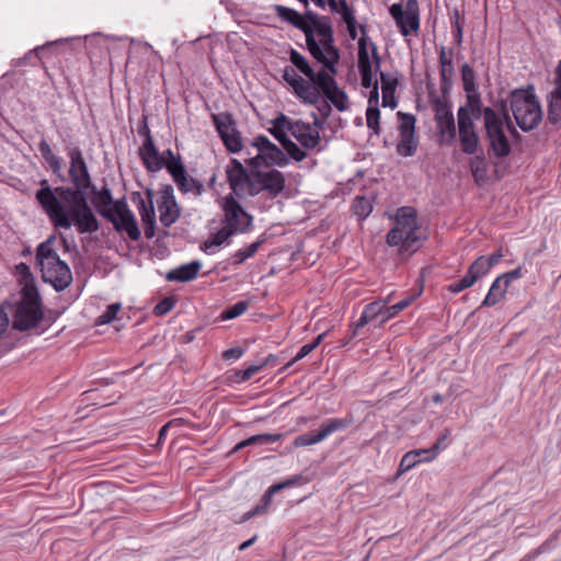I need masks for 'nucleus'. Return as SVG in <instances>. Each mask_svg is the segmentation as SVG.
Listing matches in <instances>:
<instances>
[{"label": "nucleus", "mask_w": 561, "mask_h": 561, "mask_svg": "<svg viewBox=\"0 0 561 561\" xmlns=\"http://www.w3.org/2000/svg\"><path fill=\"white\" fill-rule=\"evenodd\" d=\"M476 277L469 275L468 273L459 280L454 282L447 286V289L450 293L458 294L469 287H471L476 283Z\"/></svg>", "instance_id": "obj_51"}, {"label": "nucleus", "mask_w": 561, "mask_h": 561, "mask_svg": "<svg viewBox=\"0 0 561 561\" xmlns=\"http://www.w3.org/2000/svg\"><path fill=\"white\" fill-rule=\"evenodd\" d=\"M301 482H302V477L300 474H297V476H294L280 483L273 484L268 488L266 493L263 495L262 500H263V502H265V504H268V502L271 501L274 493L280 491L282 489L300 484Z\"/></svg>", "instance_id": "obj_39"}, {"label": "nucleus", "mask_w": 561, "mask_h": 561, "mask_svg": "<svg viewBox=\"0 0 561 561\" xmlns=\"http://www.w3.org/2000/svg\"><path fill=\"white\" fill-rule=\"evenodd\" d=\"M511 110L516 124L523 131L536 128L542 119V112L536 96L527 90H515L511 94Z\"/></svg>", "instance_id": "obj_7"}, {"label": "nucleus", "mask_w": 561, "mask_h": 561, "mask_svg": "<svg viewBox=\"0 0 561 561\" xmlns=\"http://www.w3.org/2000/svg\"><path fill=\"white\" fill-rule=\"evenodd\" d=\"M226 176L233 196H252V186H254L253 169L250 171L237 159H231L226 167Z\"/></svg>", "instance_id": "obj_16"}, {"label": "nucleus", "mask_w": 561, "mask_h": 561, "mask_svg": "<svg viewBox=\"0 0 561 561\" xmlns=\"http://www.w3.org/2000/svg\"><path fill=\"white\" fill-rule=\"evenodd\" d=\"M343 22L346 24L347 32H348L351 39H355L357 37L356 15L343 19Z\"/></svg>", "instance_id": "obj_61"}, {"label": "nucleus", "mask_w": 561, "mask_h": 561, "mask_svg": "<svg viewBox=\"0 0 561 561\" xmlns=\"http://www.w3.org/2000/svg\"><path fill=\"white\" fill-rule=\"evenodd\" d=\"M221 209L224 213L222 224L236 234L248 232L253 224V216L250 215L232 194L222 198Z\"/></svg>", "instance_id": "obj_11"}, {"label": "nucleus", "mask_w": 561, "mask_h": 561, "mask_svg": "<svg viewBox=\"0 0 561 561\" xmlns=\"http://www.w3.org/2000/svg\"><path fill=\"white\" fill-rule=\"evenodd\" d=\"M556 95L561 101V60L556 68Z\"/></svg>", "instance_id": "obj_64"}, {"label": "nucleus", "mask_w": 561, "mask_h": 561, "mask_svg": "<svg viewBox=\"0 0 561 561\" xmlns=\"http://www.w3.org/2000/svg\"><path fill=\"white\" fill-rule=\"evenodd\" d=\"M89 190L94 195L92 203L102 217L111 221L116 230L126 231L130 239L138 240L140 238V230L124 198L114 202L107 186L96 191L93 185Z\"/></svg>", "instance_id": "obj_2"}, {"label": "nucleus", "mask_w": 561, "mask_h": 561, "mask_svg": "<svg viewBox=\"0 0 561 561\" xmlns=\"http://www.w3.org/2000/svg\"><path fill=\"white\" fill-rule=\"evenodd\" d=\"M417 145L419 141L415 134H400L397 152L402 157H411L415 153Z\"/></svg>", "instance_id": "obj_37"}, {"label": "nucleus", "mask_w": 561, "mask_h": 561, "mask_svg": "<svg viewBox=\"0 0 561 561\" xmlns=\"http://www.w3.org/2000/svg\"><path fill=\"white\" fill-rule=\"evenodd\" d=\"M236 233L228 229L225 225L221 229H219L214 237L206 241L205 248L210 249L211 247H220L224 242H226L230 237L234 236Z\"/></svg>", "instance_id": "obj_46"}, {"label": "nucleus", "mask_w": 561, "mask_h": 561, "mask_svg": "<svg viewBox=\"0 0 561 561\" xmlns=\"http://www.w3.org/2000/svg\"><path fill=\"white\" fill-rule=\"evenodd\" d=\"M339 14L342 20L355 15V9L347 3L346 0H337Z\"/></svg>", "instance_id": "obj_60"}, {"label": "nucleus", "mask_w": 561, "mask_h": 561, "mask_svg": "<svg viewBox=\"0 0 561 561\" xmlns=\"http://www.w3.org/2000/svg\"><path fill=\"white\" fill-rule=\"evenodd\" d=\"M300 121H293L284 114H279L276 118L272 121V124L278 126L285 133H289L291 136L294 135L296 128L298 127Z\"/></svg>", "instance_id": "obj_49"}, {"label": "nucleus", "mask_w": 561, "mask_h": 561, "mask_svg": "<svg viewBox=\"0 0 561 561\" xmlns=\"http://www.w3.org/2000/svg\"><path fill=\"white\" fill-rule=\"evenodd\" d=\"M440 450V443L436 442L428 449H414L408 451L400 461L399 473H404L414 468L421 461H431L436 458Z\"/></svg>", "instance_id": "obj_25"}, {"label": "nucleus", "mask_w": 561, "mask_h": 561, "mask_svg": "<svg viewBox=\"0 0 561 561\" xmlns=\"http://www.w3.org/2000/svg\"><path fill=\"white\" fill-rule=\"evenodd\" d=\"M69 158L73 186L53 188L48 180L43 179L35 198L56 228L70 229L75 225L80 233L95 232L99 222L87 201V190L93 187L87 163L78 147L69 151Z\"/></svg>", "instance_id": "obj_1"}, {"label": "nucleus", "mask_w": 561, "mask_h": 561, "mask_svg": "<svg viewBox=\"0 0 561 561\" xmlns=\"http://www.w3.org/2000/svg\"><path fill=\"white\" fill-rule=\"evenodd\" d=\"M523 276V268L522 266H518L517 268L515 270H512L510 272H506L502 275H500V277L503 279V280H507V284L510 285L513 280H516V279H519L520 277Z\"/></svg>", "instance_id": "obj_62"}, {"label": "nucleus", "mask_w": 561, "mask_h": 561, "mask_svg": "<svg viewBox=\"0 0 561 561\" xmlns=\"http://www.w3.org/2000/svg\"><path fill=\"white\" fill-rule=\"evenodd\" d=\"M175 304L176 298L174 296L164 297L154 306L153 313L156 316H164L174 308Z\"/></svg>", "instance_id": "obj_53"}, {"label": "nucleus", "mask_w": 561, "mask_h": 561, "mask_svg": "<svg viewBox=\"0 0 561 561\" xmlns=\"http://www.w3.org/2000/svg\"><path fill=\"white\" fill-rule=\"evenodd\" d=\"M211 117L227 150L233 153L239 152L242 149V139L240 133L237 130L232 115L224 112L213 114Z\"/></svg>", "instance_id": "obj_18"}, {"label": "nucleus", "mask_w": 561, "mask_h": 561, "mask_svg": "<svg viewBox=\"0 0 561 561\" xmlns=\"http://www.w3.org/2000/svg\"><path fill=\"white\" fill-rule=\"evenodd\" d=\"M352 423V419H330L327 420L318 432H309L295 438L296 447H305L318 444L329 437L331 434L347 428Z\"/></svg>", "instance_id": "obj_21"}, {"label": "nucleus", "mask_w": 561, "mask_h": 561, "mask_svg": "<svg viewBox=\"0 0 561 561\" xmlns=\"http://www.w3.org/2000/svg\"><path fill=\"white\" fill-rule=\"evenodd\" d=\"M65 39H58V41H55V42H47L46 44L42 45V46H37L35 47L34 49L30 50L27 54H25V56L21 59H19L16 61V66H22V65H25V64H31V65H35V60L37 61H41V51H43L44 49L55 45V44H58V43H61L64 42Z\"/></svg>", "instance_id": "obj_40"}, {"label": "nucleus", "mask_w": 561, "mask_h": 561, "mask_svg": "<svg viewBox=\"0 0 561 561\" xmlns=\"http://www.w3.org/2000/svg\"><path fill=\"white\" fill-rule=\"evenodd\" d=\"M268 130L294 161L301 162L307 157V152L294 142L287 136V133L282 130L278 126L272 124V127Z\"/></svg>", "instance_id": "obj_26"}, {"label": "nucleus", "mask_w": 561, "mask_h": 561, "mask_svg": "<svg viewBox=\"0 0 561 561\" xmlns=\"http://www.w3.org/2000/svg\"><path fill=\"white\" fill-rule=\"evenodd\" d=\"M254 176V186H252L253 196L265 191L272 197L278 196L285 188V176L276 169L261 170V168H252Z\"/></svg>", "instance_id": "obj_17"}, {"label": "nucleus", "mask_w": 561, "mask_h": 561, "mask_svg": "<svg viewBox=\"0 0 561 561\" xmlns=\"http://www.w3.org/2000/svg\"><path fill=\"white\" fill-rule=\"evenodd\" d=\"M121 309L119 304H112L107 306L106 310L98 318L99 324L110 323L116 318L118 310Z\"/></svg>", "instance_id": "obj_56"}, {"label": "nucleus", "mask_w": 561, "mask_h": 561, "mask_svg": "<svg viewBox=\"0 0 561 561\" xmlns=\"http://www.w3.org/2000/svg\"><path fill=\"white\" fill-rule=\"evenodd\" d=\"M423 239L416 210L409 206L400 207L394 216V226L386 236L387 244L399 248L400 253H414Z\"/></svg>", "instance_id": "obj_4"}, {"label": "nucleus", "mask_w": 561, "mask_h": 561, "mask_svg": "<svg viewBox=\"0 0 561 561\" xmlns=\"http://www.w3.org/2000/svg\"><path fill=\"white\" fill-rule=\"evenodd\" d=\"M453 50L449 51V56H447L445 47L442 46L439 50V66H440V79H442V88L445 89L448 84H450L454 71L453 65Z\"/></svg>", "instance_id": "obj_32"}, {"label": "nucleus", "mask_w": 561, "mask_h": 561, "mask_svg": "<svg viewBox=\"0 0 561 561\" xmlns=\"http://www.w3.org/2000/svg\"><path fill=\"white\" fill-rule=\"evenodd\" d=\"M400 134H415V117L412 114L398 112Z\"/></svg>", "instance_id": "obj_48"}, {"label": "nucleus", "mask_w": 561, "mask_h": 561, "mask_svg": "<svg viewBox=\"0 0 561 561\" xmlns=\"http://www.w3.org/2000/svg\"><path fill=\"white\" fill-rule=\"evenodd\" d=\"M453 26H454V31H453L454 39L457 45H460L462 43L463 22L461 21L459 11L457 9L454 11Z\"/></svg>", "instance_id": "obj_55"}, {"label": "nucleus", "mask_w": 561, "mask_h": 561, "mask_svg": "<svg viewBox=\"0 0 561 561\" xmlns=\"http://www.w3.org/2000/svg\"><path fill=\"white\" fill-rule=\"evenodd\" d=\"M491 270L486 256H479L468 268V274L476 277V280L483 277Z\"/></svg>", "instance_id": "obj_42"}, {"label": "nucleus", "mask_w": 561, "mask_h": 561, "mask_svg": "<svg viewBox=\"0 0 561 561\" xmlns=\"http://www.w3.org/2000/svg\"><path fill=\"white\" fill-rule=\"evenodd\" d=\"M55 237H49L36 249V264L42 272V278L50 284L56 291H62L72 283V274L68 264L60 260L54 249Z\"/></svg>", "instance_id": "obj_5"}, {"label": "nucleus", "mask_w": 561, "mask_h": 561, "mask_svg": "<svg viewBox=\"0 0 561 561\" xmlns=\"http://www.w3.org/2000/svg\"><path fill=\"white\" fill-rule=\"evenodd\" d=\"M469 165L474 181L477 183L484 182L488 173V164L481 148H479V151L470 159Z\"/></svg>", "instance_id": "obj_34"}, {"label": "nucleus", "mask_w": 561, "mask_h": 561, "mask_svg": "<svg viewBox=\"0 0 561 561\" xmlns=\"http://www.w3.org/2000/svg\"><path fill=\"white\" fill-rule=\"evenodd\" d=\"M243 355V350L241 347H232L224 351L222 358L231 359V358H240Z\"/></svg>", "instance_id": "obj_63"}, {"label": "nucleus", "mask_w": 561, "mask_h": 561, "mask_svg": "<svg viewBox=\"0 0 561 561\" xmlns=\"http://www.w3.org/2000/svg\"><path fill=\"white\" fill-rule=\"evenodd\" d=\"M174 182L176 183L178 187L183 193H188V192L199 193L201 192L202 185L196 180H194L193 178H190L187 175V173L183 174L182 176H180Z\"/></svg>", "instance_id": "obj_45"}, {"label": "nucleus", "mask_w": 561, "mask_h": 561, "mask_svg": "<svg viewBox=\"0 0 561 561\" xmlns=\"http://www.w3.org/2000/svg\"><path fill=\"white\" fill-rule=\"evenodd\" d=\"M283 79L302 103L316 105L320 102V93L316 91L314 84L298 76L294 67L287 66L284 68Z\"/></svg>", "instance_id": "obj_19"}, {"label": "nucleus", "mask_w": 561, "mask_h": 561, "mask_svg": "<svg viewBox=\"0 0 561 561\" xmlns=\"http://www.w3.org/2000/svg\"><path fill=\"white\" fill-rule=\"evenodd\" d=\"M458 111H465L467 116L471 119H480L483 116L482 104L479 93L474 90V92H467V103L463 106H460Z\"/></svg>", "instance_id": "obj_33"}, {"label": "nucleus", "mask_w": 561, "mask_h": 561, "mask_svg": "<svg viewBox=\"0 0 561 561\" xmlns=\"http://www.w3.org/2000/svg\"><path fill=\"white\" fill-rule=\"evenodd\" d=\"M385 302L380 300L373 301L364 307L362 316L354 324L353 336L357 335L359 329L364 328L369 322L374 321L377 318H382V308Z\"/></svg>", "instance_id": "obj_28"}, {"label": "nucleus", "mask_w": 561, "mask_h": 561, "mask_svg": "<svg viewBox=\"0 0 561 561\" xmlns=\"http://www.w3.org/2000/svg\"><path fill=\"white\" fill-rule=\"evenodd\" d=\"M508 287L510 285L507 284V280H503L500 276H497L492 283L488 295L481 304V307L495 306L504 298Z\"/></svg>", "instance_id": "obj_31"}, {"label": "nucleus", "mask_w": 561, "mask_h": 561, "mask_svg": "<svg viewBox=\"0 0 561 561\" xmlns=\"http://www.w3.org/2000/svg\"><path fill=\"white\" fill-rule=\"evenodd\" d=\"M340 59L330 67L325 60L318 61L322 65V69L319 70L318 82L314 84V89L318 93H323L328 101H330L336 110L344 112L348 108L347 94L339 88L334 76L337 73L336 66Z\"/></svg>", "instance_id": "obj_9"}, {"label": "nucleus", "mask_w": 561, "mask_h": 561, "mask_svg": "<svg viewBox=\"0 0 561 561\" xmlns=\"http://www.w3.org/2000/svg\"><path fill=\"white\" fill-rule=\"evenodd\" d=\"M381 93H382V106L383 107H397V100L394 96L396 88L398 84L397 78L389 73L380 72Z\"/></svg>", "instance_id": "obj_29"}, {"label": "nucleus", "mask_w": 561, "mask_h": 561, "mask_svg": "<svg viewBox=\"0 0 561 561\" xmlns=\"http://www.w3.org/2000/svg\"><path fill=\"white\" fill-rule=\"evenodd\" d=\"M373 210V205L367 197L357 196L353 202V211L356 216L365 219Z\"/></svg>", "instance_id": "obj_43"}, {"label": "nucleus", "mask_w": 561, "mask_h": 561, "mask_svg": "<svg viewBox=\"0 0 561 561\" xmlns=\"http://www.w3.org/2000/svg\"><path fill=\"white\" fill-rule=\"evenodd\" d=\"M270 364V358H265L261 364L259 365H251L248 368L240 370L237 373L238 381L244 382L249 379H251L255 374H257L264 366Z\"/></svg>", "instance_id": "obj_52"}, {"label": "nucleus", "mask_w": 561, "mask_h": 561, "mask_svg": "<svg viewBox=\"0 0 561 561\" xmlns=\"http://www.w3.org/2000/svg\"><path fill=\"white\" fill-rule=\"evenodd\" d=\"M41 297L33 284H26L22 289V299L16 305L12 328L18 331H28L38 325L43 319Z\"/></svg>", "instance_id": "obj_6"}, {"label": "nucleus", "mask_w": 561, "mask_h": 561, "mask_svg": "<svg viewBox=\"0 0 561 561\" xmlns=\"http://www.w3.org/2000/svg\"><path fill=\"white\" fill-rule=\"evenodd\" d=\"M433 111L439 141L451 146L457 138L456 122L449 102L442 98L433 101Z\"/></svg>", "instance_id": "obj_13"}, {"label": "nucleus", "mask_w": 561, "mask_h": 561, "mask_svg": "<svg viewBox=\"0 0 561 561\" xmlns=\"http://www.w3.org/2000/svg\"><path fill=\"white\" fill-rule=\"evenodd\" d=\"M461 151L466 154H474L479 151L480 139L477 133V127L465 111L457 112V126H456Z\"/></svg>", "instance_id": "obj_20"}, {"label": "nucleus", "mask_w": 561, "mask_h": 561, "mask_svg": "<svg viewBox=\"0 0 561 561\" xmlns=\"http://www.w3.org/2000/svg\"><path fill=\"white\" fill-rule=\"evenodd\" d=\"M252 146L257 149V154L250 160L248 164L250 168H266L271 167H286L290 162L288 153L284 152L274 142H272L265 135H259L254 138Z\"/></svg>", "instance_id": "obj_10"}, {"label": "nucleus", "mask_w": 561, "mask_h": 561, "mask_svg": "<svg viewBox=\"0 0 561 561\" xmlns=\"http://www.w3.org/2000/svg\"><path fill=\"white\" fill-rule=\"evenodd\" d=\"M389 13L396 21L401 34L407 37L420 30V9L417 0H407L405 7L402 3H393Z\"/></svg>", "instance_id": "obj_15"}, {"label": "nucleus", "mask_w": 561, "mask_h": 561, "mask_svg": "<svg viewBox=\"0 0 561 561\" xmlns=\"http://www.w3.org/2000/svg\"><path fill=\"white\" fill-rule=\"evenodd\" d=\"M142 163L150 172L161 170L165 165L168 159L165 157L167 153L164 151L162 154H160L157 148L154 147L149 128L145 119H142Z\"/></svg>", "instance_id": "obj_23"}, {"label": "nucleus", "mask_w": 561, "mask_h": 561, "mask_svg": "<svg viewBox=\"0 0 561 561\" xmlns=\"http://www.w3.org/2000/svg\"><path fill=\"white\" fill-rule=\"evenodd\" d=\"M146 194L149 199L151 215H154L153 193L151 190H147ZM154 203L159 211V220L164 227H170L179 219L181 211L176 204L173 187L171 185H164L156 193Z\"/></svg>", "instance_id": "obj_12"}, {"label": "nucleus", "mask_w": 561, "mask_h": 561, "mask_svg": "<svg viewBox=\"0 0 561 561\" xmlns=\"http://www.w3.org/2000/svg\"><path fill=\"white\" fill-rule=\"evenodd\" d=\"M302 18L312 27V33L319 36L318 43L321 46V55L314 58L317 61L325 60L330 67L336 59H340V51L334 45L333 28L328 16L319 15L318 13L306 10Z\"/></svg>", "instance_id": "obj_8"}, {"label": "nucleus", "mask_w": 561, "mask_h": 561, "mask_svg": "<svg viewBox=\"0 0 561 561\" xmlns=\"http://www.w3.org/2000/svg\"><path fill=\"white\" fill-rule=\"evenodd\" d=\"M313 346L310 344V343H307L305 345H302L300 347V350L298 351V353L296 354V356L289 362L287 363V365L284 367V369L290 367L291 365H294L296 362L305 358L307 355H309L312 351H313Z\"/></svg>", "instance_id": "obj_58"}, {"label": "nucleus", "mask_w": 561, "mask_h": 561, "mask_svg": "<svg viewBox=\"0 0 561 561\" xmlns=\"http://www.w3.org/2000/svg\"><path fill=\"white\" fill-rule=\"evenodd\" d=\"M483 125L493 154L497 158L507 157L511 153V145L504 128L512 136H518V133L513 125L505 101L499 102L495 108L484 107Z\"/></svg>", "instance_id": "obj_3"}, {"label": "nucleus", "mask_w": 561, "mask_h": 561, "mask_svg": "<svg viewBox=\"0 0 561 561\" xmlns=\"http://www.w3.org/2000/svg\"><path fill=\"white\" fill-rule=\"evenodd\" d=\"M201 267L202 264L199 261H193L169 271L165 278L169 282H190L196 278Z\"/></svg>", "instance_id": "obj_27"}, {"label": "nucleus", "mask_w": 561, "mask_h": 561, "mask_svg": "<svg viewBox=\"0 0 561 561\" xmlns=\"http://www.w3.org/2000/svg\"><path fill=\"white\" fill-rule=\"evenodd\" d=\"M49 168L51 169V171L58 175V178H60L61 181H65V178L64 175L61 174V159L57 156H53L50 158H48L47 160H45Z\"/></svg>", "instance_id": "obj_59"}, {"label": "nucleus", "mask_w": 561, "mask_h": 561, "mask_svg": "<svg viewBox=\"0 0 561 561\" xmlns=\"http://www.w3.org/2000/svg\"><path fill=\"white\" fill-rule=\"evenodd\" d=\"M282 438H283V434L264 433V434L253 435V436L238 443L234 446L233 451H238L248 446L273 444V443L280 440Z\"/></svg>", "instance_id": "obj_35"}, {"label": "nucleus", "mask_w": 561, "mask_h": 561, "mask_svg": "<svg viewBox=\"0 0 561 561\" xmlns=\"http://www.w3.org/2000/svg\"><path fill=\"white\" fill-rule=\"evenodd\" d=\"M461 79L463 83V90L466 92H474L476 84H474V71L473 69L465 64L461 67Z\"/></svg>", "instance_id": "obj_50"}, {"label": "nucleus", "mask_w": 561, "mask_h": 561, "mask_svg": "<svg viewBox=\"0 0 561 561\" xmlns=\"http://www.w3.org/2000/svg\"><path fill=\"white\" fill-rule=\"evenodd\" d=\"M362 36L358 39V70L359 72H368L379 70L381 58L378 54L377 46L369 39L366 33V26H359Z\"/></svg>", "instance_id": "obj_22"}, {"label": "nucleus", "mask_w": 561, "mask_h": 561, "mask_svg": "<svg viewBox=\"0 0 561 561\" xmlns=\"http://www.w3.org/2000/svg\"><path fill=\"white\" fill-rule=\"evenodd\" d=\"M165 153L168 156V159L164 167L168 169L169 173L175 181L186 173L184 164L182 163L181 158L174 157L173 152L170 149H168Z\"/></svg>", "instance_id": "obj_38"}, {"label": "nucleus", "mask_w": 561, "mask_h": 561, "mask_svg": "<svg viewBox=\"0 0 561 561\" xmlns=\"http://www.w3.org/2000/svg\"><path fill=\"white\" fill-rule=\"evenodd\" d=\"M273 10L282 21L289 23L305 34L307 49L313 58H318L321 55L320 43L317 42L311 25L305 21L302 15L298 11L282 4H274Z\"/></svg>", "instance_id": "obj_14"}, {"label": "nucleus", "mask_w": 561, "mask_h": 561, "mask_svg": "<svg viewBox=\"0 0 561 561\" xmlns=\"http://www.w3.org/2000/svg\"><path fill=\"white\" fill-rule=\"evenodd\" d=\"M248 308H249V302L248 301H245V300L238 301L233 306L226 308L220 313V319L221 320L234 319V318L243 314L248 310Z\"/></svg>", "instance_id": "obj_44"}, {"label": "nucleus", "mask_w": 561, "mask_h": 561, "mask_svg": "<svg viewBox=\"0 0 561 561\" xmlns=\"http://www.w3.org/2000/svg\"><path fill=\"white\" fill-rule=\"evenodd\" d=\"M366 124L367 128L371 130L373 135H380V111L378 106H368L366 110Z\"/></svg>", "instance_id": "obj_41"}, {"label": "nucleus", "mask_w": 561, "mask_h": 561, "mask_svg": "<svg viewBox=\"0 0 561 561\" xmlns=\"http://www.w3.org/2000/svg\"><path fill=\"white\" fill-rule=\"evenodd\" d=\"M152 216L153 215H150L147 211L146 204L142 201V226L145 228V234L148 239H151L152 237H154L156 224H154Z\"/></svg>", "instance_id": "obj_54"}, {"label": "nucleus", "mask_w": 561, "mask_h": 561, "mask_svg": "<svg viewBox=\"0 0 561 561\" xmlns=\"http://www.w3.org/2000/svg\"><path fill=\"white\" fill-rule=\"evenodd\" d=\"M289 60L297 70L307 77V81L311 82L312 84L318 82L319 71H314L304 55L291 48L289 51Z\"/></svg>", "instance_id": "obj_30"}, {"label": "nucleus", "mask_w": 561, "mask_h": 561, "mask_svg": "<svg viewBox=\"0 0 561 561\" xmlns=\"http://www.w3.org/2000/svg\"><path fill=\"white\" fill-rule=\"evenodd\" d=\"M390 299H391V295H389L385 299H381V301L385 302V306L382 308V318L380 319V324L387 322L391 318L396 317L399 312H401L402 310L408 308L410 306V304L412 302L413 297L404 298L394 305L388 306V304L390 302Z\"/></svg>", "instance_id": "obj_36"}, {"label": "nucleus", "mask_w": 561, "mask_h": 561, "mask_svg": "<svg viewBox=\"0 0 561 561\" xmlns=\"http://www.w3.org/2000/svg\"><path fill=\"white\" fill-rule=\"evenodd\" d=\"M553 96L556 102L549 105L548 118L552 124H557L561 119V101L557 98L556 90L553 91Z\"/></svg>", "instance_id": "obj_57"}, {"label": "nucleus", "mask_w": 561, "mask_h": 561, "mask_svg": "<svg viewBox=\"0 0 561 561\" xmlns=\"http://www.w3.org/2000/svg\"><path fill=\"white\" fill-rule=\"evenodd\" d=\"M263 241H264V239H260V240L251 243L247 249L238 250L233 254L234 263L242 264L247 259L253 256L257 252V250L261 247V244L263 243Z\"/></svg>", "instance_id": "obj_47"}, {"label": "nucleus", "mask_w": 561, "mask_h": 561, "mask_svg": "<svg viewBox=\"0 0 561 561\" xmlns=\"http://www.w3.org/2000/svg\"><path fill=\"white\" fill-rule=\"evenodd\" d=\"M313 118L314 121L312 124L300 121L293 135L305 151L317 148L321 141L319 129L322 124L316 114H313Z\"/></svg>", "instance_id": "obj_24"}]
</instances>
